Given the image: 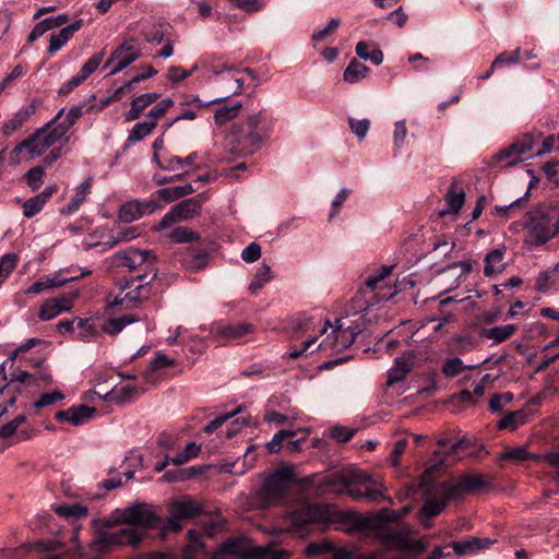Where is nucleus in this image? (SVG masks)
<instances>
[{"label": "nucleus", "instance_id": "obj_1", "mask_svg": "<svg viewBox=\"0 0 559 559\" xmlns=\"http://www.w3.org/2000/svg\"><path fill=\"white\" fill-rule=\"evenodd\" d=\"M524 243L540 247L559 237V205L538 204L525 214Z\"/></svg>", "mask_w": 559, "mask_h": 559}, {"label": "nucleus", "instance_id": "obj_2", "mask_svg": "<svg viewBox=\"0 0 559 559\" xmlns=\"http://www.w3.org/2000/svg\"><path fill=\"white\" fill-rule=\"evenodd\" d=\"M353 514L338 512L331 504L312 503L304 506L288 513L284 523L287 530L304 535L308 533L314 524H325L335 521L349 522L353 526Z\"/></svg>", "mask_w": 559, "mask_h": 559}, {"label": "nucleus", "instance_id": "obj_3", "mask_svg": "<svg viewBox=\"0 0 559 559\" xmlns=\"http://www.w3.org/2000/svg\"><path fill=\"white\" fill-rule=\"evenodd\" d=\"M156 261L152 250H139L132 247L120 250L114 255L117 267L134 273L130 278H124V287L133 286L136 281L156 280L158 275Z\"/></svg>", "mask_w": 559, "mask_h": 559}, {"label": "nucleus", "instance_id": "obj_4", "mask_svg": "<svg viewBox=\"0 0 559 559\" xmlns=\"http://www.w3.org/2000/svg\"><path fill=\"white\" fill-rule=\"evenodd\" d=\"M233 136L237 146L231 151L242 155L253 154L269 136L265 117L262 112L248 116L242 123L233 127Z\"/></svg>", "mask_w": 559, "mask_h": 559}, {"label": "nucleus", "instance_id": "obj_5", "mask_svg": "<svg viewBox=\"0 0 559 559\" xmlns=\"http://www.w3.org/2000/svg\"><path fill=\"white\" fill-rule=\"evenodd\" d=\"M235 556L239 559H289L292 554L283 548L253 546L245 537L231 538L223 543L213 554L214 559Z\"/></svg>", "mask_w": 559, "mask_h": 559}, {"label": "nucleus", "instance_id": "obj_6", "mask_svg": "<svg viewBox=\"0 0 559 559\" xmlns=\"http://www.w3.org/2000/svg\"><path fill=\"white\" fill-rule=\"evenodd\" d=\"M159 518L147 503H134L127 508L116 509L109 519L105 521L106 527L128 524L135 528H151Z\"/></svg>", "mask_w": 559, "mask_h": 559}, {"label": "nucleus", "instance_id": "obj_7", "mask_svg": "<svg viewBox=\"0 0 559 559\" xmlns=\"http://www.w3.org/2000/svg\"><path fill=\"white\" fill-rule=\"evenodd\" d=\"M64 108L60 109L52 120L38 128L27 139H34L31 143V156H41L49 147L58 141L64 139L69 141V136L63 133V129L59 128L56 122L61 118Z\"/></svg>", "mask_w": 559, "mask_h": 559}, {"label": "nucleus", "instance_id": "obj_8", "mask_svg": "<svg viewBox=\"0 0 559 559\" xmlns=\"http://www.w3.org/2000/svg\"><path fill=\"white\" fill-rule=\"evenodd\" d=\"M144 534L135 527H126L116 532L100 531L92 542V547L96 551H106L114 546L138 547L142 542Z\"/></svg>", "mask_w": 559, "mask_h": 559}, {"label": "nucleus", "instance_id": "obj_9", "mask_svg": "<svg viewBox=\"0 0 559 559\" xmlns=\"http://www.w3.org/2000/svg\"><path fill=\"white\" fill-rule=\"evenodd\" d=\"M290 481L287 469H280L270 475L258 492V499L262 507H269L283 500Z\"/></svg>", "mask_w": 559, "mask_h": 559}, {"label": "nucleus", "instance_id": "obj_10", "mask_svg": "<svg viewBox=\"0 0 559 559\" xmlns=\"http://www.w3.org/2000/svg\"><path fill=\"white\" fill-rule=\"evenodd\" d=\"M155 280L136 281L131 287H124V280L120 282V293L111 301L110 307L122 306L132 309L147 300L152 294V283Z\"/></svg>", "mask_w": 559, "mask_h": 559}, {"label": "nucleus", "instance_id": "obj_11", "mask_svg": "<svg viewBox=\"0 0 559 559\" xmlns=\"http://www.w3.org/2000/svg\"><path fill=\"white\" fill-rule=\"evenodd\" d=\"M490 485L481 474L464 475L455 483H443L439 489L445 500L457 499L462 496L479 491Z\"/></svg>", "mask_w": 559, "mask_h": 559}, {"label": "nucleus", "instance_id": "obj_12", "mask_svg": "<svg viewBox=\"0 0 559 559\" xmlns=\"http://www.w3.org/2000/svg\"><path fill=\"white\" fill-rule=\"evenodd\" d=\"M411 512V507H403L401 510H389L386 508L381 509L379 512L369 516L352 515L353 530L359 532H367L379 530L381 526L389 522H395Z\"/></svg>", "mask_w": 559, "mask_h": 559}, {"label": "nucleus", "instance_id": "obj_13", "mask_svg": "<svg viewBox=\"0 0 559 559\" xmlns=\"http://www.w3.org/2000/svg\"><path fill=\"white\" fill-rule=\"evenodd\" d=\"M364 330V325L359 322H354L350 325L344 326L341 319L336 320V328L333 330V337L328 336L318 346L324 348H333L336 350L349 347L357 335Z\"/></svg>", "mask_w": 559, "mask_h": 559}, {"label": "nucleus", "instance_id": "obj_14", "mask_svg": "<svg viewBox=\"0 0 559 559\" xmlns=\"http://www.w3.org/2000/svg\"><path fill=\"white\" fill-rule=\"evenodd\" d=\"M200 212L201 203L197 199H186L173 206L170 211L163 216L158 225L155 227V230L158 231L168 228L178 222L191 219L199 215Z\"/></svg>", "mask_w": 559, "mask_h": 559}, {"label": "nucleus", "instance_id": "obj_15", "mask_svg": "<svg viewBox=\"0 0 559 559\" xmlns=\"http://www.w3.org/2000/svg\"><path fill=\"white\" fill-rule=\"evenodd\" d=\"M248 75L252 81V86H258V78L254 71L250 68L245 69H227L226 70V88H225V96L215 98L212 100H209L205 105H211L215 103H219L226 98H228L230 95H238L241 93L243 85H245V76Z\"/></svg>", "mask_w": 559, "mask_h": 559}, {"label": "nucleus", "instance_id": "obj_16", "mask_svg": "<svg viewBox=\"0 0 559 559\" xmlns=\"http://www.w3.org/2000/svg\"><path fill=\"white\" fill-rule=\"evenodd\" d=\"M141 57L140 50L134 46V40H126L119 45L107 60L105 67H112L109 74H117L128 68Z\"/></svg>", "mask_w": 559, "mask_h": 559}, {"label": "nucleus", "instance_id": "obj_17", "mask_svg": "<svg viewBox=\"0 0 559 559\" xmlns=\"http://www.w3.org/2000/svg\"><path fill=\"white\" fill-rule=\"evenodd\" d=\"M358 474V469L336 471L325 475L321 480V486L325 489L335 492L344 493L348 486L355 485V481H359L361 478Z\"/></svg>", "mask_w": 559, "mask_h": 559}, {"label": "nucleus", "instance_id": "obj_18", "mask_svg": "<svg viewBox=\"0 0 559 559\" xmlns=\"http://www.w3.org/2000/svg\"><path fill=\"white\" fill-rule=\"evenodd\" d=\"M534 146V139L531 134H524L516 139L508 148L498 153V159L512 157L507 166H514L523 160V155L531 152Z\"/></svg>", "mask_w": 559, "mask_h": 559}, {"label": "nucleus", "instance_id": "obj_19", "mask_svg": "<svg viewBox=\"0 0 559 559\" xmlns=\"http://www.w3.org/2000/svg\"><path fill=\"white\" fill-rule=\"evenodd\" d=\"M158 207L156 201L141 203L138 200L124 203L118 213L119 219L124 223H131L141 218L145 214L153 213Z\"/></svg>", "mask_w": 559, "mask_h": 559}, {"label": "nucleus", "instance_id": "obj_20", "mask_svg": "<svg viewBox=\"0 0 559 559\" xmlns=\"http://www.w3.org/2000/svg\"><path fill=\"white\" fill-rule=\"evenodd\" d=\"M358 474L361 476L359 481H355V485L362 487L364 501L368 502H380L383 500H391L384 495L386 487L379 480L373 479L370 475L358 469Z\"/></svg>", "mask_w": 559, "mask_h": 559}, {"label": "nucleus", "instance_id": "obj_21", "mask_svg": "<svg viewBox=\"0 0 559 559\" xmlns=\"http://www.w3.org/2000/svg\"><path fill=\"white\" fill-rule=\"evenodd\" d=\"M96 413L95 407H90L84 404L72 406L67 411H59L56 413L55 418L58 421H68L74 426H80L91 419Z\"/></svg>", "mask_w": 559, "mask_h": 559}, {"label": "nucleus", "instance_id": "obj_22", "mask_svg": "<svg viewBox=\"0 0 559 559\" xmlns=\"http://www.w3.org/2000/svg\"><path fill=\"white\" fill-rule=\"evenodd\" d=\"M308 557H317L321 555H331L332 559H352L350 551L346 549H336L329 540L313 542L308 544L305 549ZM368 556H362L358 559H366Z\"/></svg>", "mask_w": 559, "mask_h": 559}, {"label": "nucleus", "instance_id": "obj_23", "mask_svg": "<svg viewBox=\"0 0 559 559\" xmlns=\"http://www.w3.org/2000/svg\"><path fill=\"white\" fill-rule=\"evenodd\" d=\"M36 109L37 102L34 99L32 103L17 110L13 118L3 121L2 133L4 136H10L13 132L22 128V126L36 112Z\"/></svg>", "mask_w": 559, "mask_h": 559}, {"label": "nucleus", "instance_id": "obj_24", "mask_svg": "<svg viewBox=\"0 0 559 559\" xmlns=\"http://www.w3.org/2000/svg\"><path fill=\"white\" fill-rule=\"evenodd\" d=\"M72 308L71 299L67 297L51 298L46 300L38 312L41 321H48L58 317L62 312L70 311Z\"/></svg>", "mask_w": 559, "mask_h": 559}, {"label": "nucleus", "instance_id": "obj_25", "mask_svg": "<svg viewBox=\"0 0 559 559\" xmlns=\"http://www.w3.org/2000/svg\"><path fill=\"white\" fill-rule=\"evenodd\" d=\"M413 354L406 352L395 359L393 367L389 370L388 385L397 383L406 378L413 368Z\"/></svg>", "mask_w": 559, "mask_h": 559}, {"label": "nucleus", "instance_id": "obj_26", "mask_svg": "<svg viewBox=\"0 0 559 559\" xmlns=\"http://www.w3.org/2000/svg\"><path fill=\"white\" fill-rule=\"evenodd\" d=\"M82 25L83 20H78L60 29L58 33L51 34L48 46V52H57L63 45H66L69 41L73 34L82 27Z\"/></svg>", "mask_w": 559, "mask_h": 559}, {"label": "nucleus", "instance_id": "obj_27", "mask_svg": "<svg viewBox=\"0 0 559 559\" xmlns=\"http://www.w3.org/2000/svg\"><path fill=\"white\" fill-rule=\"evenodd\" d=\"M68 22V15L59 14L57 16L46 17L39 23H37L34 28L31 31L27 41L33 43L43 36L46 32L60 27Z\"/></svg>", "mask_w": 559, "mask_h": 559}, {"label": "nucleus", "instance_id": "obj_28", "mask_svg": "<svg viewBox=\"0 0 559 559\" xmlns=\"http://www.w3.org/2000/svg\"><path fill=\"white\" fill-rule=\"evenodd\" d=\"M159 93H144L135 97L131 103L130 110L126 114L127 121H133L141 117L146 107L159 98Z\"/></svg>", "mask_w": 559, "mask_h": 559}, {"label": "nucleus", "instance_id": "obj_29", "mask_svg": "<svg viewBox=\"0 0 559 559\" xmlns=\"http://www.w3.org/2000/svg\"><path fill=\"white\" fill-rule=\"evenodd\" d=\"M447 209L441 214L457 213L463 206L465 201V192L463 189L457 187V181L452 180L451 186L445 194Z\"/></svg>", "mask_w": 559, "mask_h": 559}, {"label": "nucleus", "instance_id": "obj_30", "mask_svg": "<svg viewBox=\"0 0 559 559\" xmlns=\"http://www.w3.org/2000/svg\"><path fill=\"white\" fill-rule=\"evenodd\" d=\"M506 249L498 248L488 252L485 257L484 274L487 277H492L504 270L503 255Z\"/></svg>", "mask_w": 559, "mask_h": 559}, {"label": "nucleus", "instance_id": "obj_31", "mask_svg": "<svg viewBox=\"0 0 559 559\" xmlns=\"http://www.w3.org/2000/svg\"><path fill=\"white\" fill-rule=\"evenodd\" d=\"M461 444H462V441L453 442L448 450L447 456H443L442 452L439 450H436L433 452V455L436 456L437 462L435 464H432L431 466H429L428 468H426L425 474L420 477V486L421 487H430L431 486L429 478L432 476V474L435 472H437L440 468V466L445 462V460L451 454L456 452V450L461 447Z\"/></svg>", "mask_w": 559, "mask_h": 559}, {"label": "nucleus", "instance_id": "obj_32", "mask_svg": "<svg viewBox=\"0 0 559 559\" xmlns=\"http://www.w3.org/2000/svg\"><path fill=\"white\" fill-rule=\"evenodd\" d=\"M140 318L136 314H124L119 318L106 320L102 326V330L106 334L114 336L120 333L128 324L138 322Z\"/></svg>", "mask_w": 559, "mask_h": 559}, {"label": "nucleus", "instance_id": "obj_33", "mask_svg": "<svg viewBox=\"0 0 559 559\" xmlns=\"http://www.w3.org/2000/svg\"><path fill=\"white\" fill-rule=\"evenodd\" d=\"M170 510L182 520H188L200 514L201 506L192 500H175Z\"/></svg>", "mask_w": 559, "mask_h": 559}, {"label": "nucleus", "instance_id": "obj_34", "mask_svg": "<svg viewBox=\"0 0 559 559\" xmlns=\"http://www.w3.org/2000/svg\"><path fill=\"white\" fill-rule=\"evenodd\" d=\"M492 542L489 538L472 537L462 542H454L452 544L456 555H467L477 549L487 548Z\"/></svg>", "mask_w": 559, "mask_h": 559}, {"label": "nucleus", "instance_id": "obj_35", "mask_svg": "<svg viewBox=\"0 0 559 559\" xmlns=\"http://www.w3.org/2000/svg\"><path fill=\"white\" fill-rule=\"evenodd\" d=\"M253 330L252 325L245 322L224 325L218 330V334L226 340L239 341Z\"/></svg>", "mask_w": 559, "mask_h": 559}, {"label": "nucleus", "instance_id": "obj_36", "mask_svg": "<svg viewBox=\"0 0 559 559\" xmlns=\"http://www.w3.org/2000/svg\"><path fill=\"white\" fill-rule=\"evenodd\" d=\"M518 326L515 324L493 326L483 330L481 336L488 340H492L495 343H501L510 338Z\"/></svg>", "mask_w": 559, "mask_h": 559}, {"label": "nucleus", "instance_id": "obj_37", "mask_svg": "<svg viewBox=\"0 0 559 559\" xmlns=\"http://www.w3.org/2000/svg\"><path fill=\"white\" fill-rule=\"evenodd\" d=\"M369 68L358 61L357 59H352L344 70L343 78L344 81L350 84L357 83L361 81L366 74L368 73Z\"/></svg>", "mask_w": 559, "mask_h": 559}, {"label": "nucleus", "instance_id": "obj_38", "mask_svg": "<svg viewBox=\"0 0 559 559\" xmlns=\"http://www.w3.org/2000/svg\"><path fill=\"white\" fill-rule=\"evenodd\" d=\"M447 502L443 500H428L419 511V519L425 527H429L428 521L437 516L444 508Z\"/></svg>", "mask_w": 559, "mask_h": 559}, {"label": "nucleus", "instance_id": "obj_39", "mask_svg": "<svg viewBox=\"0 0 559 559\" xmlns=\"http://www.w3.org/2000/svg\"><path fill=\"white\" fill-rule=\"evenodd\" d=\"M194 192V188L191 183H187L183 186L178 187H169V188H163L157 191V194L160 199H163L165 202H173L175 200H178L182 197H186L188 194H191Z\"/></svg>", "mask_w": 559, "mask_h": 559}, {"label": "nucleus", "instance_id": "obj_40", "mask_svg": "<svg viewBox=\"0 0 559 559\" xmlns=\"http://www.w3.org/2000/svg\"><path fill=\"white\" fill-rule=\"evenodd\" d=\"M241 102H236L233 105H224L218 107L214 114L215 123L218 126L225 124L227 121L233 120L239 115Z\"/></svg>", "mask_w": 559, "mask_h": 559}, {"label": "nucleus", "instance_id": "obj_41", "mask_svg": "<svg viewBox=\"0 0 559 559\" xmlns=\"http://www.w3.org/2000/svg\"><path fill=\"white\" fill-rule=\"evenodd\" d=\"M530 195V192L526 191V193L515 199L509 204L506 205H495L492 213L495 216L502 217V218H510L514 215V212L521 207H523L527 201V198Z\"/></svg>", "mask_w": 559, "mask_h": 559}, {"label": "nucleus", "instance_id": "obj_42", "mask_svg": "<svg viewBox=\"0 0 559 559\" xmlns=\"http://www.w3.org/2000/svg\"><path fill=\"white\" fill-rule=\"evenodd\" d=\"M272 277L273 275L271 267L267 264L262 263L258 267L254 277L249 285L250 293L257 294L266 283L272 280Z\"/></svg>", "mask_w": 559, "mask_h": 559}, {"label": "nucleus", "instance_id": "obj_43", "mask_svg": "<svg viewBox=\"0 0 559 559\" xmlns=\"http://www.w3.org/2000/svg\"><path fill=\"white\" fill-rule=\"evenodd\" d=\"M155 128V120H146L143 122H138L133 126L132 130L130 131L128 139H127V145H130L134 142H139L143 140L145 136H147L153 129Z\"/></svg>", "mask_w": 559, "mask_h": 559}, {"label": "nucleus", "instance_id": "obj_44", "mask_svg": "<svg viewBox=\"0 0 559 559\" xmlns=\"http://www.w3.org/2000/svg\"><path fill=\"white\" fill-rule=\"evenodd\" d=\"M527 418V414L524 409L510 412L498 421L500 429H515L520 425L524 424Z\"/></svg>", "mask_w": 559, "mask_h": 559}, {"label": "nucleus", "instance_id": "obj_45", "mask_svg": "<svg viewBox=\"0 0 559 559\" xmlns=\"http://www.w3.org/2000/svg\"><path fill=\"white\" fill-rule=\"evenodd\" d=\"M201 537L197 531L191 530L188 532L189 545L185 549V559H192L199 554H206Z\"/></svg>", "mask_w": 559, "mask_h": 559}, {"label": "nucleus", "instance_id": "obj_46", "mask_svg": "<svg viewBox=\"0 0 559 559\" xmlns=\"http://www.w3.org/2000/svg\"><path fill=\"white\" fill-rule=\"evenodd\" d=\"M168 238L174 243H189L200 239L199 234L194 233L189 227H176L169 234Z\"/></svg>", "mask_w": 559, "mask_h": 559}, {"label": "nucleus", "instance_id": "obj_47", "mask_svg": "<svg viewBox=\"0 0 559 559\" xmlns=\"http://www.w3.org/2000/svg\"><path fill=\"white\" fill-rule=\"evenodd\" d=\"M55 512L62 518L76 520L86 516L87 508L81 504H60L53 508Z\"/></svg>", "mask_w": 559, "mask_h": 559}, {"label": "nucleus", "instance_id": "obj_48", "mask_svg": "<svg viewBox=\"0 0 559 559\" xmlns=\"http://www.w3.org/2000/svg\"><path fill=\"white\" fill-rule=\"evenodd\" d=\"M90 187H91L90 179L82 182L76 188L75 195L72 198V200L67 205V207L64 210H62V212L67 213V214L75 213L79 210V207L81 206V204L85 201V195L87 194Z\"/></svg>", "mask_w": 559, "mask_h": 559}, {"label": "nucleus", "instance_id": "obj_49", "mask_svg": "<svg viewBox=\"0 0 559 559\" xmlns=\"http://www.w3.org/2000/svg\"><path fill=\"white\" fill-rule=\"evenodd\" d=\"M209 261V254L204 250L190 249L185 258V264L192 270L203 269Z\"/></svg>", "mask_w": 559, "mask_h": 559}, {"label": "nucleus", "instance_id": "obj_50", "mask_svg": "<svg viewBox=\"0 0 559 559\" xmlns=\"http://www.w3.org/2000/svg\"><path fill=\"white\" fill-rule=\"evenodd\" d=\"M537 457L538 456L531 454L524 447L507 449L506 451L501 452L499 455V460H502V461L510 460V461L518 462V463L524 462V461H527L531 459H537Z\"/></svg>", "mask_w": 559, "mask_h": 559}, {"label": "nucleus", "instance_id": "obj_51", "mask_svg": "<svg viewBox=\"0 0 559 559\" xmlns=\"http://www.w3.org/2000/svg\"><path fill=\"white\" fill-rule=\"evenodd\" d=\"M44 177L45 168L43 166L33 167L25 174L26 182L33 191L40 188L44 182Z\"/></svg>", "mask_w": 559, "mask_h": 559}, {"label": "nucleus", "instance_id": "obj_52", "mask_svg": "<svg viewBox=\"0 0 559 559\" xmlns=\"http://www.w3.org/2000/svg\"><path fill=\"white\" fill-rule=\"evenodd\" d=\"M17 255L14 253L4 254L0 259V286L15 269Z\"/></svg>", "mask_w": 559, "mask_h": 559}, {"label": "nucleus", "instance_id": "obj_53", "mask_svg": "<svg viewBox=\"0 0 559 559\" xmlns=\"http://www.w3.org/2000/svg\"><path fill=\"white\" fill-rule=\"evenodd\" d=\"M296 436V430H285L282 429L276 432L272 440L266 443V448L270 453H278L282 449L283 441L288 438H293Z\"/></svg>", "mask_w": 559, "mask_h": 559}, {"label": "nucleus", "instance_id": "obj_54", "mask_svg": "<svg viewBox=\"0 0 559 559\" xmlns=\"http://www.w3.org/2000/svg\"><path fill=\"white\" fill-rule=\"evenodd\" d=\"M83 107L84 106L81 105L73 106L68 111L64 120L57 124L59 128L63 129V133L66 135L69 132V130L74 126V123L83 116Z\"/></svg>", "mask_w": 559, "mask_h": 559}, {"label": "nucleus", "instance_id": "obj_55", "mask_svg": "<svg viewBox=\"0 0 559 559\" xmlns=\"http://www.w3.org/2000/svg\"><path fill=\"white\" fill-rule=\"evenodd\" d=\"M105 51L94 53L81 68L79 74L86 80L92 73H94L103 61Z\"/></svg>", "mask_w": 559, "mask_h": 559}, {"label": "nucleus", "instance_id": "obj_56", "mask_svg": "<svg viewBox=\"0 0 559 559\" xmlns=\"http://www.w3.org/2000/svg\"><path fill=\"white\" fill-rule=\"evenodd\" d=\"M105 51L94 53L81 68L79 74L86 80L92 73H94L103 61Z\"/></svg>", "mask_w": 559, "mask_h": 559}, {"label": "nucleus", "instance_id": "obj_57", "mask_svg": "<svg viewBox=\"0 0 559 559\" xmlns=\"http://www.w3.org/2000/svg\"><path fill=\"white\" fill-rule=\"evenodd\" d=\"M140 235L139 227L131 226L126 227L118 231L117 236H111L110 240L108 241L110 247H114L120 242L130 241L134 238H136Z\"/></svg>", "mask_w": 559, "mask_h": 559}, {"label": "nucleus", "instance_id": "obj_58", "mask_svg": "<svg viewBox=\"0 0 559 559\" xmlns=\"http://www.w3.org/2000/svg\"><path fill=\"white\" fill-rule=\"evenodd\" d=\"M174 100L171 98H164L158 102L147 114L148 120H155V126L159 118H162L167 110L174 106Z\"/></svg>", "mask_w": 559, "mask_h": 559}, {"label": "nucleus", "instance_id": "obj_59", "mask_svg": "<svg viewBox=\"0 0 559 559\" xmlns=\"http://www.w3.org/2000/svg\"><path fill=\"white\" fill-rule=\"evenodd\" d=\"M466 367L463 365V360L459 357L447 359L442 366V372L449 377L453 378L460 374Z\"/></svg>", "mask_w": 559, "mask_h": 559}, {"label": "nucleus", "instance_id": "obj_60", "mask_svg": "<svg viewBox=\"0 0 559 559\" xmlns=\"http://www.w3.org/2000/svg\"><path fill=\"white\" fill-rule=\"evenodd\" d=\"M392 272V266L383 265L378 269L372 275H370L366 281V287L370 290H374L378 287V284L383 281L386 276H389Z\"/></svg>", "mask_w": 559, "mask_h": 559}, {"label": "nucleus", "instance_id": "obj_61", "mask_svg": "<svg viewBox=\"0 0 559 559\" xmlns=\"http://www.w3.org/2000/svg\"><path fill=\"white\" fill-rule=\"evenodd\" d=\"M26 420V416L25 415H17L16 417H14L12 420H10L9 423L4 424L1 428H0V437L1 438H11L12 436L15 435L17 428L23 424L25 423Z\"/></svg>", "mask_w": 559, "mask_h": 559}, {"label": "nucleus", "instance_id": "obj_62", "mask_svg": "<svg viewBox=\"0 0 559 559\" xmlns=\"http://www.w3.org/2000/svg\"><path fill=\"white\" fill-rule=\"evenodd\" d=\"M63 399V393L59 390H55L52 392L41 394L40 397L34 403V407L41 408L45 406L53 405Z\"/></svg>", "mask_w": 559, "mask_h": 559}, {"label": "nucleus", "instance_id": "obj_63", "mask_svg": "<svg viewBox=\"0 0 559 559\" xmlns=\"http://www.w3.org/2000/svg\"><path fill=\"white\" fill-rule=\"evenodd\" d=\"M44 205L45 203L35 195L23 203V214L25 217L31 218L38 214L43 210Z\"/></svg>", "mask_w": 559, "mask_h": 559}, {"label": "nucleus", "instance_id": "obj_64", "mask_svg": "<svg viewBox=\"0 0 559 559\" xmlns=\"http://www.w3.org/2000/svg\"><path fill=\"white\" fill-rule=\"evenodd\" d=\"M341 25L340 19H331L329 23L321 29L313 32L312 34V40L313 41H322L328 36L333 34L337 27Z\"/></svg>", "mask_w": 559, "mask_h": 559}]
</instances>
